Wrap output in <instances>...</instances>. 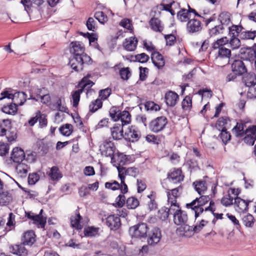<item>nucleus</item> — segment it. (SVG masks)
<instances>
[{"instance_id":"obj_56","label":"nucleus","mask_w":256,"mask_h":256,"mask_svg":"<svg viewBox=\"0 0 256 256\" xmlns=\"http://www.w3.org/2000/svg\"><path fill=\"white\" fill-rule=\"evenodd\" d=\"M208 223V221L205 220L203 219L200 220H198L196 222V226L193 228L194 232L198 233L200 232Z\"/></svg>"},{"instance_id":"obj_23","label":"nucleus","mask_w":256,"mask_h":256,"mask_svg":"<svg viewBox=\"0 0 256 256\" xmlns=\"http://www.w3.org/2000/svg\"><path fill=\"white\" fill-rule=\"evenodd\" d=\"M126 160V156L122 155L118 156V161L119 162V166H117L118 172V177L120 180H125L126 176H128L127 168L121 166L124 164V160Z\"/></svg>"},{"instance_id":"obj_17","label":"nucleus","mask_w":256,"mask_h":256,"mask_svg":"<svg viewBox=\"0 0 256 256\" xmlns=\"http://www.w3.org/2000/svg\"><path fill=\"white\" fill-rule=\"evenodd\" d=\"M64 98H58L56 101L50 104V107L53 110L68 113V109L64 104Z\"/></svg>"},{"instance_id":"obj_47","label":"nucleus","mask_w":256,"mask_h":256,"mask_svg":"<svg viewBox=\"0 0 256 256\" xmlns=\"http://www.w3.org/2000/svg\"><path fill=\"white\" fill-rule=\"evenodd\" d=\"M242 222L246 227L250 228L254 224V218L252 214H248L243 217Z\"/></svg>"},{"instance_id":"obj_25","label":"nucleus","mask_w":256,"mask_h":256,"mask_svg":"<svg viewBox=\"0 0 256 256\" xmlns=\"http://www.w3.org/2000/svg\"><path fill=\"white\" fill-rule=\"evenodd\" d=\"M218 56L216 60H218L220 58L226 59V64L229 63V59L231 56V51L230 49L226 48V47H221L220 48H218Z\"/></svg>"},{"instance_id":"obj_43","label":"nucleus","mask_w":256,"mask_h":256,"mask_svg":"<svg viewBox=\"0 0 256 256\" xmlns=\"http://www.w3.org/2000/svg\"><path fill=\"white\" fill-rule=\"evenodd\" d=\"M121 111L119 108L116 106H112L109 110V115L111 118L115 122L119 120V116Z\"/></svg>"},{"instance_id":"obj_42","label":"nucleus","mask_w":256,"mask_h":256,"mask_svg":"<svg viewBox=\"0 0 256 256\" xmlns=\"http://www.w3.org/2000/svg\"><path fill=\"white\" fill-rule=\"evenodd\" d=\"M182 226L180 228V230L182 232V234L185 236L190 237L193 235L194 230H193V228L188 226L186 224L181 225Z\"/></svg>"},{"instance_id":"obj_21","label":"nucleus","mask_w":256,"mask_h":256,"mask_svg":"<svg viewBox=\"0 0 256 256\" xmlns=\"http://www.w3.org/2000/svg\"><path fill=\"white\" fill-rule=\"evenodd\" d=\"M188 216L184 211L181 210H177L176 214H174V222L176 225H182L186 224L188 222Z\"/></svg>"},{"instance_id":"obj_48","label":"nucleus","mask_w":256,"mask_h":256,"mask_svg":"<svg viewBox=\"0 0 256 256\" xmlns=\"http://www.w3.org/2000/svg\"><path fill=\"white\" fill-rule=\"evenodd\" d=\"M73 126L71 124H66L60 127V131L61 134L65 136H69L72 132Z\"/></svg>"},{"instance_id":"obj_10","label":"nucleus","mask_w":256,"mask_h":256,"mask_svg":"<svg viewBox=\"0 0 256 256\" xmlns=\"http://www.w3.org/2000/svg\"><path fill=\"white\" fill-rule=\"evenodd\" d=\"M43 210H41L40 213L36 214L34 213L29 212L27 214V216L29 219L33 221V223L38 228H44L46 222V218L42 215Z\"/></svg>"},{"instance_id":"obj_13","label":"nucleus","mask_w":256,"mask_h":256,"mask_svg":"<svg viewBox=\"0 0 256 256\" xmlns=\"http://www.w3.org/2000/svg\"><path fill=\"white\" fill-rule=\"evenodd\" d=\"M182 187L179 186L178 188L171 190H167L168 200V203L173 204L176 202V198H178L182 192Z\"/></svg>"},{"instance_id":"obj_34","label":"nucleus","mask_w":256,"mask_h":256,"mask_svg":"<svg viewBox=\"0 0 256 256\" xmlns=\"http://www.w3.org/2000/svg\"><path fill=\"white\" fill-rule=\"evenodd\" d=\"M121 120L122 126L128 124L130 123L132 120V116L130 113L126 110L121 112L119 116V120Z\"/></svg>"},{"instance_id":"obj_32","label":"nucleus","mask_w":256,"mask_h":256,"mask_svg":"<svg viewBox=\"0 0 256 256\" xmlns=\"http://www.w3.org/2000/svg\"><path fill=\"white\" fill-rule=\"evenodd\" d=\"M242 82L248 88L256 85V76L254 74H246L243 77Z\"/></svg>"},{"instance_id":"obj_24","label":"nucleus","mask_w":256,"mask_h":256,"mask_svg":"<svg viewBox=\"0 0 256 256\" xmlns=\"http://www.w3.org/2000/svg\"><path fill=\"white\" fill-rule=\"evenodd\" d=\"M178 98V95L172 91H169L165 95L166 102L168 106H174L176 104Z\"/></svg>"},{"instance_id":"obj_6","label":"nucleus","mask_w":256,"mask_h":256,"mask_svg":"<svg viewBox=\"0 0 256 256\" xmlns=\"http://www.w3.org/2000/svg\"><path fill=\"white\" fill-rule=\"evenodd\" d=\"M116 148L114 143L108 140L103 141L100 146V150L102 155L112 157L115 152Z\"/></svg>"},{"instance_id":"obj_49","label":"nucleus","mask_w":256,"mask_h":256,"mask_svg":"<svg viewBox=\"0 0 256 256\" xmlns=\"http://www.w3.org/2000/svg\"><path fill=\"white\" fill-rule=\"evenodd\" d=\"M229 40L226 37H223L220 39H218L213 44L212 48L216 50L218 48H220L221 47H224V45L227 44Z\"/></svg>"},{"instance_id":"obj_8","label":"nucleus","mask_w":256,"mask_h":256,"mask_svg":"<svg viewBox=\"0 0 256 256\" xmlns=\"http://www.w3.org/2000/svg\"><path fill=\"white\" fill-rule=\"evenodd\" d=\"M188 7V10L182 8L178 12V18L181 22H185L196 16H200L195 10L191 8L189 6Z\"/></svg>"},{"instance_id":"obj_45","label":"nucleus","mask_w":256,"mask_h":256,"mask_svg":"<svg viewBox=\"0 0 256 256\" xmlns=\"http://www.w3.org/2000/svg\"><path fill=\"white\" fill-rule=\"evenodd\" d=\"M102 106V102L100 99H96L92 102L89 106V110L91 112H94L98 109L101 108Z\"/></svg>"},{"instance_id":"obj_38","label":"nucleus","mask_w":256,"mask_h":256,"mask_svg":"<svg viewBox=\"0 0 256 256\" xmlns=\"http://www.w3.org/2000/svg\"><path fill=\"white\" fill-rule=\"evenodd\" d=\"M150 24L152 28L154 31L161 32L163 30L160 20L158 18H151Z\"/></svg>"},{"instance_id":"obj_40","label":"nucleus","mask_w":256,"mask_h":256,"mask_svg":"<svg viewBox=\"0 0 256 256\" xmlns=\"http://www.w3.org/2000/svg\"><path fill=\"white\" fill-rule=\"evenodd\" d=\"M244 124L242 122H237L236 125L232 128V132L236 136H242L245 130H244Z\"/></svg>"},{"instance_id":"obj_30","label":"nucleus","mask_w":256,"mask_h":256,"mask_svg":"<svg viewBox=\"0 0 256 256\" xmlns=\"http://www.w3.org/2000/svg\"><path fill=\"white\" fill-rule=\"evenodd\" d=\"M82 216H80V213L76 212L74 216H72L70 218L71 226L73 228H75L77 230H80L82 228V225L80 224Z\"/></svg>"},{"instance_id":"obj_14","label":"nucleus","mask_w":256,"mask_h":256,"mask_svg":"<svg viewBox=\"0 0 256 256\" xmlns=\"http://www.w3.org/2000/svg\"><path fill=\"white\" fill-rule=\"evenodd\" d=\"M106 223L111 230H116L120 226V218L114 215H110L106 218Z\"/></svg>"},{"instance_id":"obj_44","label":"nucleus","mask_w":256,"mask_h":256,"mask_svg":"<svg viewBox=\"0 0 256 256\" xmlns=\"http://www.w3.org/2000/svg\"><path fill=\"white\" fill-rule=\"evenodd\" d=\"M12 200V196L8 192H3L0 194V206L8 204Z\"/></svg>"},{"instance_id":"obj_31","label":"nucleus","mask_w":256,"mask_h":256,"mask_svg":"<svg viewBox=\"0 0 256 256\" xmlns=\"http://www.w3.org/2000/svg\"><path fill=\"white\" fill-rule=\"evenodd\" d=\"M6 128V134L4 136H6L8 140L10 142L14 141L16 138V132L15 128H12L10 126V123L8 124V126H4Z\"/></svg>"},{"instance_id":"obj_15","label":"nucleus","mask_w":256,"mask_h":256,"mask_svg":"<svg viewBox=\"0 0 256 256\" xmlns=\"http://www.w3.org/2000/svg\"><path fill=\"white\" fill-rule=\"evenodd\" d=\"M70 52L72 54V56H88L84 53V49L83 46H82L78 42H72L70 44Z\"/></svg>"},{"instance_id":"obj_64","label":"nucleus","mask_w":256,"mask_h":256,"mask_svg":"<svg viewBox=\"0 0 256 256\" xmlns=\"http://www.w3.org/2000/svg\"><path fill=\"white\" fill-rule=\"evenodd\" d=\"M244 134L256 138V126H249L246 130Z\"/></svg>"},{"instance_id":"obj_4","label":"nucleus","mask_w":256,"mask_h":256,"mask_svg":"<svg viewBox=\"0 0 256 256\" xmlns=\"http://www.w3.org/2000/svg\"><path fill=\"white\" fill-rule=\"evenodd\" d=\"M90 59L88 56H84V57L72 56L70 60L69 64L74 70L80 71L83 69V64L89 62Z\"/></svg>"},{"instance_id":"obj_9","label":"nucleus","mask_w":256,"mask_h":256,"mask_svg":"<svg viewBox=\"0 0 256 256\" xmlns=\"http://www.w3.org/2000/svg\"><path fill=\"white\" fill-rule=\"evenodd\" d=\"M147 242L148 245L154 246L158 244L161 238L162 234L160 230L158 228H154L147 235Z\"/></svg>"},{"instance_id":"obj_37","label":"nucleus","mask_w":256,"mask_h":256,"mask_svg":"<svg viewBox=\"0 0 256 256\" xmlns=\"http://www.w3.org/2000/svg\"><path fill=\"white\" fill-rule=\"evenodd\" d=\"M90 75L88 74L87 76H84L80 82L78 86L80 88V89H82L83 91L84 89H88L91 88L94 83L88 79Z\"/></svg>"},{"instance_id":"obj_19","label":"nucleus","mask_w":256,"mask_h":256,"mask_svg":"<svg viewBox=\"0 0 256 256\" xmlns=\"http://www.w3.org/2000/svg\"><path fill=\"white\" fill-rule=\"evenodd\" d=\"M232 68L233 72L238 75H242L247 72V69L244 62L240 60H235L232 64Z\"/></svg>"},{"instance_id":"obj_50","label":"nucleus","mask_w":256,"mask_h":256,"mask_svg":"<svg viewBox=\"0 0 256 256\" xmlns=\"http://www.w3.org/2000/svg\"><path fill=\"white\" fill-rule=\"evenodd\" d=\"M126 204L128 208L134 209L138 206L139 202L136 198L130 197L127 199Z\"/></svg>"},{"instance_id":"obj_2","label":"nucleus","mask_w":256,"mask_h":256,"mask_svg":"<svg viewBox=\"0 0 256 256\" xmlns=\"http://www.w3.org/2000/svg\"><path fill=\"white\" fill-rule=\"evenodd\" d=\"M26 155L23 150L17 147V174L21 178H26L29 169L28 164L22 162Z\"/></svg>"},{"instance_id":"obj_7","label":"nucleus","mask_w":256,"mask_h":256,"mask_svg":"<svg viewBox=\"0 0 256 256\" xmlns=\"http://www.w3.org/2000/svg\"><path fill=\"white\" fill-rule=\"evenodd\" d=\"M140 134L139 130L134 126H128L124 132V137L126 140L134 142L138 140Z\"/></svg>"},{"instance_id":"obj_36","label":"nucleus","mask_w":256,"mask_h":256,"mask_svg":"<svg viewBox=\"0 0 256 256\" xmlns=\"http://www.w3.org/2000/svg\"><path fill=\"white\" fill-rule=\"evenodd\" d=\"M182 106L185 112H190L192 108V97L186 96L182 102Z\"/></svg>"},{"instance_id":"obj_51","label":"nucleus","mask_w":256,"mask_h":256,"mask_svg":"<svg viewBox=\"0 0 256 256\" xmlns=\"http://www.w3.org/2000/svg\"><path fill=\"white\" fill-rule=\"evenodd\" d=\"M234 197L229 193L226 194L221 200V203L225 206H228L234 204Z\"/></svg>"},{"instance_id":"obj_62","label":"nucleus","mask_w":256,"mask_h":256,"mask_svg":"<svg viewBox=\"0 0 256 256\" xmlns=\"http://www.w3.org/2000/svg\"><path fill=\"white\" fill-rule=\"evenodd\" d=\"M105 187L106 188L114 190L120 188V184L118 182L114 180L112 182H106Z\"/></svg>"},{"instance_id":"obj_26","label":"nucleus","mask_w":256,"mask_h":256,"mask_svg":"<svg viewBox=\"0 0 256 256\" xmlns=\"http://www.w3.org/2000/svg\"><path fill=\"white\" fill-rule=\"evenodd\" d=\"M137 44V39L135 37L132 36L125 40L123 46L126 50L132 52L135 50Z\"/></svg>"},{"instance_id":"obj_1","label":"nucleus","mask_w":256,"mask_h":256,"mask_svg":"<svg viewBox=\"0 0 256 256\" xmlns=\"http://www.w3.org/2000/svg\"><path fill=\"white\" fill-rule=\"evenodd\" d=\"M214 206V202L213 201H210L208 196H202L198 198H196L191 202L186 204V207L194 211L196 220L200 214H202L204 217L208 210L214 214L215 210Z\"/></svg>"},{"instance_id":"obj_27","label":"nucleus","mask_w":256,"mask_h":256,"mask_svg":"<svg viewBox=\"0 0 256 256\" xmlns=\"http://www.w3.org/2000/svg\"><path fill=\"white\" fill-rule=\"evenodd\" d=\"M240 54H243V58L249 61L256 60V52L254 49L247 48L246 49L241 48Z\"/></svg>"},{"instance_id":"obj_46","label":"nucleus","mask_w":256,"mask_h":256,"mask_svg":"<svg viewBox=\"0 0 256 256\" xmlns=\"http://www.w3.org/2000/svg\"><path fill=\"white\" fill-rule=\"evenodd\" d=\"M83 92L82 89H79L75 92H74L72 94V104L74 107H76L78 104L80 100V96L81 93Z\"/></svg>"},{"instance_id":"obj_20","label":"nucleus","mask_w":256,"mask_h":256,"mask_svg":"<svg viewBox=\"0 0 256 256\" xmlns=\"http://www.w3.org/2000/svg\"><path fill=\"white\" fill-rule=\"evenodd\" d=\"M252 200H245L241 198L236 196L234 198V204L236 206V210L238 212H246L248 209V204L252 202Z\"/></svg>"},{"instance_id":"obj_63","label":"nucleus","mask_w":256,"mask_h":256,"mask_svg":"<svg viewBox=\"0 0 256 256\" xmlns=\"http://www.w3.org/2000/svg\"><path fill=\"white\" fill-rule=\"evenodd\" d=\"M23 244L17 245V256H27L28 254V250L26 248Z\"/></svg>"},{"instance_id":"obj_60","label":"nucleus","mask_w":256,"mask_h":256,"mask_svg":"<svg viewBox=\"0 0 256 256\" xmlns=\"http://www.w3.org/2000/svg\"><path fill=\"white\" fill-rule=\"evenodd\" d=\"M112 92V90L110 88H106L102 90L99 92V97L100 100H105L110 96Z\"/></svg>"},{"instance_id":"obj_12","label":"nucleus","mask_w":256,"mask_h":256,"mask_svg":"<svg viewBox=\"0 0 256 256\" xmlns=\"http://www.w3.org/2000/svg\"><path fill=\"white\" fill-rule=\"evenodd\" d=\"M124 126L120 124H116L110 128L111 136L114 140H120L124 138Z\"/></svg>"},{"instance_id":"obj_59","label":"nucleus","mask_w":256,"mask_h":256,"mask_svg":"<svg viewBox=\"0 0 256 256\" xmlns=\"http://www.w3.org/2000/svg\"><path fill=\"white\" fill-rule=\"evenodd\" d=\"M120 74L122 79L128 80L131 76V72L128 68H124L120 70Z\"/></svg>"},{"instance_id":"obj_3","label":"nucleus","mask_w":256,"mask_h":256,"mask_svg":"<svg viewBox=\"0 0 256 256\" xmlns=\"http://www.w3.org/2000/svg\"><path fill=\"white\" fill-rule=\"evenodd\" d=\"M148 227L146 223L141 222L132 226L129 228V234L132 238H138L147 236Z\"/></svg>"},{"instance_id":"obj_57","label":"nucleus","mask_w":256,"mask_h":256,"mask_svg":"<svg viewBox=\"0 0 256 256\" xmlns=\"http://www.w3.org/2000/svg\"><path fill=\"white\" fill-rule=\"evenodd\" d=\"M228 42L230 48L233 50L238 49L240 48L241 44L240 39L237 37H231Z\"/></svg>"},{"instance_id":"obj_52","label":"nucleus","mask_w":256,"mask_h":256,"mask_svg":"<svg viewBox=\"0 0 256 256\" xmlns=\"http://www.w3.org/2000/svg\"><path fill=\"white\" fill-rule=\"evenodd\" d=\"M144 107L147 111L156 112L160 110V106L152 101H148L145 103Z\"/></svg>"},{"instance_id":"obj_16","label":"nucleus","mask_w":256,"mask_h":256,"mask_svg":"<svg viewBox=\"0 0 256 256\" xmlns=\"http://www.w3.org/2000/svg\"><path fill=\"white\" fill-rule=\"evenodd\" d=\"M180 169L174 168L168 175V178L173 183L180 182L183 180L184 176L182 174Z\"/></svg>"},{"instance_id":"obj_61","label":"nucleus","mask_w":256,"mask_h":256,"mask_svg":"<svg viewBox=\"0 0 256 256\" xmlns=\"http://www.w3.org/2000/svg\"><path fill=\"white\" fill-rule=\"evenodd\" d=\"M220 136L224 144H226L230 139V134L228 133L226 129L222 128Z\"/></svg>"},{"instance_id":"obj_39","label":"nucleus","mask_w":256,"mask_h":256,"mask_svg":"<svg viewBox=\"0 0 256 256\" xmlns=\"http://www.w3.org/2000/svg\"><path fill=\"white\" fill-rule=\"evenodd\" d=\"M256 36V30H244L240 33V38L243 40H254Z\"/></svg>"},{"instance_id":"obj_58","label":"nucleus","mask_w":256,"mask_h":256,"mask_svg":"<svg viewBox=\"0 0 256 256\" xmlns=\"http://www.w3.org/2000/svg\"><path fill=\"white\" fill-rule=\"evenodd\" d=\"M94 16L101 24H104L108 20L107 16L103 12H96Z\"/></svg>"},{"instance_id":"obj_33","label":"nucleus","mask_w":256,"mask_h":256,"mask_svg":"<svg viewBox=\"0 0 256 256\" xmlns=\"http://www.w3.org/2000/svg\"><path fill=\"white\" fill-rule=\"evenodd\" d=\"M218 20L220 24L224 26H228L231 24L230 14L228 12H222L219 15Z\"/></svg>"},{"instance_id":"obj_5","label":"nucleus","mask_w":256,"mask_h":256,"mask_svg":"<svg viewBox=\"0 0 256 256\" xmlns=\"http://www.w3.org/2000/svg\"><path fill=\"white\" fill-rule=\"evenodd\" d=\"M167 124L168 120L165 116H158L151 121L149 128L151 131L156 133L162 130Z\"/></svg>"},{"instance_id":"obj_35","label":"nucleus","mask_w":256,"mask_h":256,"mask_svg":"<svg viewBox=\"0 0 256 256\" xmlns=\"http://www.w3.org/2000/svg\"><path fill=\"white\" fill-rule=\"evenodd\" d=\"M48 176L53 181H58L62 178V174L56 166H53L51 168L48 173Z\"/></svg>"},{"instance_id":"obj_28","label":"nucleus","mask_w":256,"mask_h":256,"mask_svg":"<svg viewBox=\"0 0 256 256\" xmlns=\"http://www.w3.org/2000/svg\"><path fill=\"white\" fill-rule=\"evenodd\" d=\"M196 190L200 194H202L206 190L208 186L205 180H200L193 182Z\"/></svg>"},{"instance_id":"obj_54","label":"nucleus","mask_w":256,"mask_h":256,"mask_svg":"<svg viewBox=\"0 0 256 256\" xmlns=\"http://www.w3.org/2000/svg\"><path fill=\"white\" fill-rule=\"evenodd\" d=\"M14 94L8 90H5L0 94V101L5 100H10L14 98Z\"/></svg>"},{"instance_id":"obj_55","label":"nucleus","mask_w":256,"mask_h":256,"mask_svg":"<svg viewBox=\"0 0 256 256\" xmlns=\"http://www.w3.org/2000/svg\"><path fill=\"white\" fill-rule=\"evenodd\" d=\"M98 228L89 226L84 230V235L86 236H93L98 234Z\"/></svg>"},{"instance_id":"obj_29","label":"nucleus","mask_w":256,"mask_h":256,"mask_svg":"<svg viewBox=\"0 0 256 256\" xmlns=\"http://www.w3.org/2000/svg\"><path fill=\"white\" fill-rule=\"evenodd\" d=\"M14 98L12 100H9L8 104L7 105H4L2 108V111L8 114L14 115L16 113V104L15 103H12V102Z\"/></svg>"},{"instance_id":"obj_41","label":"nucleus","mask_w":256,"mask_h":256,"mask_svg":"<svg viewBox=\"0 0 256 256\" xmlns=\"http://www.w3.org/2000/svg\"><path fill=\"white\" fill-rule=\"evenodd\" d=\"M224 28L223 26L218 25L208 30V34L210 37H214L218 34H223Z\"/></svg>"},{"instance_id":"obj_11","label":"nucleus","mask_w":256,"mask_h":256,"mask_svg":"<svg viewBox=\"0 0 256 256\" xmlns=\"http://www.w3.org/2000/svg\"><path fill=\"white\" fill-rule=\"evenodd\" d=\"M202 29L201 22L194 18H192L187 23L186 30L188 32L193 34L200 32Z\"/></svg>"},{"instance_id":"obj_18","label":"nucleus","mask_w":256,"mask_h":256,"mask_svg":"<svg viewBox=\"0 0 256 256\" xmlns=\"http://www.w3.org/2000/svg\"><path fill=\"white\" fill-rule=\"evenodd\" d=\"M36 234L34 231L28 230L23 234L21 240L24 245L32 246L36 242Z\"/></svg>"},{"instance_id":"obj_53","label":"nucleus","mask_w":256,"mask_h":256,"mask_svg":"<svg viewBox=\"0 0 256 256\" xmlns=\"http://www.w3.org/2000/svg\"><path fill=\"white\" fill-rule=\"evenodd\" d=\"M15 224V215L12 212L9 214L8 220L6 223L7 228H6V231H9L14 228Z\"/></svg>"},{"instance_id":"obj_22","label":"nucleus","mask_w":256,"mask_h":256,"mask_svg":"<svg viewBox=\"0 0 256 256\" xmlns=\"http://www.w3.org/2000/svg\"><path fill=\"white\" fill-rule=\"evenodd\" d=\"M152 63L158 68H162L165 64L163 56L158 52L154 51L151 55Z\"/></svg>"}]
</instances>
